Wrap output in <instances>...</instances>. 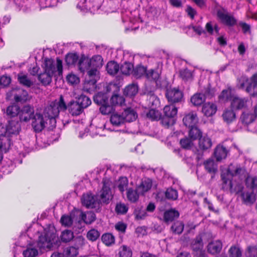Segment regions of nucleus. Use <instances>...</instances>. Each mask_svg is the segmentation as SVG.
<instances>
[{
  "label": "nucleus",
  "mask_w": 257,
  "mask_h": 257,
  "mask_svg": "<svg viewBox=\"0 0 257 257\" xmlns=\"http://www.w3.org/2000/svg\"><path fill=\"white\" fill-rule=\"evenodd\" d=\"M67 108L72 116L79 115L84 110L82 107L76 101H71L67 106Z\"/></svg>",
  "instance_id": "2eb2a0df"
},
{
  "label": "nucleus",
  "mask_w": 257,
  "mask_h": 257,
  "mask_svg": "<svg viewBox=\"0 0 257 257\" xmlns=\"http://www.w3.org/2000/svg\"><path fill=\"white\" fill-rule=\"evenodd\" d=\"M64 253L66 257H75L78 254V248L73 246H68L64 249Z\"/></svg>",
  "instance_id": "a18cd8bd"
},
{
  "label": "nucleus",
  "mask_w": 257,
  "mask_h": 257,
  "mask_svg": "<svg viewBox=\"0 0 257 257\" xmlns=\"http://www.w3.org/2000/svg\"><path fill=\"white\" fill-rule=\"evenodd\" d=\"M110 182L108 179L103 180V187L100 193V197L102 202L107 203L111 199L112 194L110 189Z\"/></svg>",
  "instance_id": "9d476101"
},
{
  "label": "nucleus",
  "mask_w": 257,
  "mask_h": 257,
  "mask_svg": "<svg viewBox=\"0 0 257 257\" xmlns=\"http://www.w3.org/2000/svg\"><path fill=\"white\" fill-rule=\"evenodd\" d=\"M76 101L82 107V108L87 107L91 103L90 99L84 95H81L77 99Z\"/></svg>",
  "instance_id": "37998d69"
},
{
  "label": "nucleus",
  "mask_w": 257,
  "mask_h": 257,
  "mask_svg": "<svg viewBox=\"0 0 257 257\" xmlns=\"http://www.w3.org/2000/svg\"><path fill=\"white\" fill-rule=\"evenodd\" d=\"M53 76L52 75L44 71L38 75V78L42 85L46 86L51 83Z\"/></svg>",
  "instance_id": "bb28decb"
},
{
  "label": "nucleus",
  "mask_w": 257,
  "mask_h": 257,
  "mask_svg": "<svg viewBox=\"0 0 257 257\" xmlns=\"http://www.w3.org/2000/svg\"><path fill=\"white\" fill-rule=\"evenodd\" d=\"M184 124L188 127L195 126L198 121L197 114L194 112H190L185 115L183 119Z\"/></svg>",
  "instance_id": "4468645a"
},
{
  "label": "nucleus",
  "mask_w": 257,
  "mask_h": 257,
  "mask_svg": "<svg viewBox=\"0 0 257 257\" xmlns=\"http://www.w3.org/2000/svg\"><path fill=\"white\" fill-rule=\"evenodd\" d=\"M202 111L205 116H211L216 113L217 106L212 103H206L203 105Z\"/></svg>",
  "instance_id": "412c9836"
},
{
  "label": "nucleus",
  "mask_w": 257,
  "mask_h": 257,
  "mask_svg": "<svg viewBox=\"0 0 257 257\" xmlns=\"http://www.w3.org/2000/svg\"><path fill=\"white\" fill-rule=\"evenodd\" d=\"M43 68L44 71L53 76H60L63 72L62 61L59 59H57L55 62L52 59L45 58Z\"/></svg>",
  "instance_id": "20e7f679"
},
{
  "label": "nucleus",
  "mask_w": 257,
  "mask_h": 257,
  "mask_svg": "<svg viewBox=\"0 0 257 257\" xmlns=\"http://www.w3.org/2000/svg\"><path fill=\"white\" fill-rule=\"evenodd\" d=\"M110 121L113 126H119L124 122L122 114H119L116 113L111 115Z\"/></svg>",
  "instance_id": "e433bc0d"
},
{
  "label": "nucleus",
  "mask_w": 257,
  "mask_h": 257,
  "mask_svg": "<svg viewBox=\"0 0 257 257\" xmlns=\"http://www.w3.org/2000/svg\"><path fill=\"white\" fill-rule=\"evenodd\" d=\"M191 247L194 251H199V254L201 252H203L202 249L203 247V243L202 239L200 236H197L191 243Z\"/></svg>",
  "instance_id": "a878e982"
},
{
  "label": "nucleus",
  "mask_w": 257,
  "mask_h": 257,
  "mask_svg": "<svg viewBox=\"0 0 257 257\" xmlns=\"http://www.w3.org/2000/svg\"><path fill=\"white\" fill-rule=\"evenodd\" d=\"M164 115L174 117L177 113V108L174 105H167L164 108Z\"/></svg>",
  "instance_id": "7c9ffc66"
},
{
  "label": "nucleus",
  "mask_w": 257,
  "mask_h": 257,
  "mask_svg": "<svg viewBox=\"0 0 257 257\" xmlns=\"http://www.w3.org/2000/svg\"><path fill=\"white\" fill-rule=\"evenodd\" d=\"M74 237L73 232L70 230H65L62 232L60 238L62 241L67 242L71 241Z\"/></svg>",
  "instance_id": "c03bdc74"
},
{
  "label": "nucleus",
  "mask_w": 257,
  "mask_h": 257,
  "mask_svg": "<svg viewBox=\"0 0 257 257\" xmlns=\"http://www.w3.org/2000/svg\"><path fill=\"white\" fill-rule=\"evenodd\" d=\"M233 96L231 95V91L229 89L223 90L221 94L219 95V99L223 100L226 101L230 99L231 101V99Z\"/></svg>",
  "instance_id": "0e129e2a"
},
{
  "label": "nucleus",
  "mask_w": 257,
  "mask_h": 257,
  "mask_svg": "<svg viewBox=\"0 0 257 257\" xmlns=\"http://www.w3.org/2000/svg\"><path fill=\"white\" fill-rule=\"evenodd\" d=\"M180 76L184 81H190L193 79L192 72L188 69H183L180 71Z\"/></svg>",
  "instance_id": "de8ad7c7"
},
{
  "label": "nucleus",
  "mask_w": 257,
  "mask_h": 257,
  "mask_svg": "<svg viewBox=\"0 0 257 257\" xmlns=\"http://www.w3.org/2000/svg\"><path fill=\"white\" fill-rule=\"evenodd\" d=\"M160 113L155 109H150L147 113V117L151 120H158L160 118Z\"/></svg>",
  "instance_id": "69168bd1"
},
{
  "label": "nucleus",
  "mask_w": 257,
  "mask_h": 257,
  "mask_svg": "<svg viewBox=\"0 0 257 257\" xmlns=\"http://www.w3.org/2000/svg\"><path fill=\"white\" fill-rule=\"evenodd\" d=\"M11 146V140L3 135L0 137V162L3 158V153H6Z\"/></svg>",
  "instance_id": "a211bd4d"
},
{
  "label": "nucleus",
  "mask_w": 257,
  "mask_h": 257,
  "mask_svg": "<svg viewBox=\"0 0 257 257\" xmlns=\"http://www.w3.org/2000/svg\"><path fill=\"white\" fill-rule=\"evenodd\" d=\"M133 73L137 77H140L143 75H146L147 72L146 67L139 65L137 66L135 68H134Z\"/></svg>",
  "instance_id": "e2e57ef3"
},
{
  "label": "nucleus",
  "mask_w": 257,
  "mask_h": 257,
  "mask_svg": "<svg viewBox=\"0 0 257 257\" xmlns=\"http://www.w3.org/2000/svg\"><path fill=\"white\" fill-rule=\"evenodd\" d=\"M179 212L175 209H170L165 211L164 213L163 219L166 223H169L179 216Z\"/></svg>",
  "instance_id": "6ab92c4d"
},
{
  "label": "nucleus",
  "mask_w": 257,
  "mask_h": 257,
  "mask_svg": "<svg viewBox=\"0 0 257 257\" xmlns=\"http://www.w3.org/2000/svg\"><path fill=\"white\" fill-rule=\"evenodd\" d=\"M19 115L21 121L27 122L32 120L35 115L34 108L30 105L24 106L20 111Z\"/></svg>",
  "instance_id": "f8f14e48"
},
{
  "label": "nucleus",
  "mask_w": 257,
  "mask_h": 257,
  "mask_svg": "<svg viewBox=\"0 0 257 257\" xmlns=\"http://www.w3.org/2000/svg\"><path fill=\"white\" fill-rule=\"evenodd\" d=\"M228 151L222 145H218L214 152V157L217 161H220L226 158Z\"/></svg>",
  "instance_id": "f3484780"
},
{
  "label": "nucleus",
  "mask_w": 257,
  "mask_h": 257,
  "mask_svg": "<svg viewBox=\"0 0 257 257\" xmlns=\"http://www.w3.org/2000/svg\"><path fill=\"white\" fill-rule=\"evenodd\" d=\"M102 242L109 246L114 243V237L110 233L104 234L101 237Z\"/></svg>",
  "instance_id": "6e6d98bb"
},
{
  "label": "nucleus",
  "mask_w": 257,
  "mask_h": 257,
  "mask_svg": "<svg viewBox=\"0 0 257 257\" xmlns=\"http://www.w3.org/2000/svg\"><path fill=\"white\" fill-rule=\"evenodd\" d=\"M134 214L136 218L138 220L144 219L147 215L146 210L140 208L135 209Z\"/></svg>",
  "instance_id": "338daca9"
},
{
  "label": "nucleus",
  "mask_w": 257,
  "mask_h": 257,
  "mask_svg": "<svg viewBox=\"0 0 257 257\" xmlns=\"http://www.w3.org/2000/svg\"><path fill=\"white\" fill-rule=\"evenodd\" d=\"M152 186V181L149 178H145L142 180L141 184L137 188L139 193H144L149 190Z\"/></svg>",
  "instance_id": "5701e85b"
},
{
  "label": "nucleus",
  "mask_w": 257,
  "mask_h": 257,
  "mask_svg": "<svg viewBox=\"0 0 257 257\" xmlns=\"http://www.w3.org/2000/svg\"><path fill=\"white\" fill-rule=\"evenodd\" d=\"M90 67L99 68L103 65V59L100 55H95L89 59Z\"/></svg>",
  "instance_id": "c85d7f7f"
},
{
  "label": "nucleus",
  "mask_w": 257,
  "mask_h": 257,
  "mask_svg": "<svg viewBox=\"0 0 257 257\" xmlns=\"http://www.w3.org/2000/svg\"><path fill=\"white\" fill-rule=\"evenodd\" d=\"M212 145L211 139L207 135L201 136L198 138V148L202 151L209 150Z\"/></svg>",
  "instance_id": "ddd939ff"
},
{
  "label": "nucleus",
  "mask_w": 257,
  "mask_h": 257,
  "mask_svg": "<svg viewBox=\"0 0 257 257\" xmlns=\"http://www.w3.org/2000/svg\"><path fill=\"white\" fill-rule=\"evenodd\" d=\"M24 257H36L38 255V249L32 245L28 246L23 252Z\"/></svg>",
  "instance_id": "4c0bfd02"
},
{
  "label": "nucleus",
  "mask_w": 257,
  "mask_h": 257,
  "mask_svg": "<svg viewBox=\"0 0 257 257\" xmlns=\"http://www.w3.org/2000/svg\"><path fill=\"white\" fill-rule=\"evenodd\" d=\"M93 100L94 102L98 105H101L108 102V98L106 94L101 92L96 94L93 97Z\"/></svg>",
  "instance_id": "49530a36"
},
{
  "label": "nucleus",
  "mask_w": 257,
  "mask_h": 257,
  "mask_svg": "<svg viewBox=\"0 0 257 257\" xmlns=\"http://www.w3.org/2000/svg\"><path fill=\"white\" fill-rule=\"evenodd\" d=\"M217 16L223 24L228 26H233L236 24L237 21L235 18L223 9L217 11Z\"/></svg>",
  "instance_id": "0eeeda50"
},
{
  "label": "nucleus",
  "mask_w": 257,
  "mask_h": 257,
  "mask_svg": "<svg viewBox=\"0 0 257 257\" xmlns=\"http://www.w3.org/2000/svg\"><path fill=\"white\" fill-rule=\"evenodd\" d=\"M133 64L127 61H125L120 67L121 72L124 75H130L133 73Z\"/></svg>",
  "instance_id": "c9c22d12"
},
{
  "label": "nucleus",
  "mask_w": 257,
  "mask_h": 257,
  "mask_svg": "<svg viewBox=\"0 0 257 257\" xmlns=\"http://www.w3.org/2000/svg\"><path fill=\"white\" fill-rule=\"evenodd\" d=\"M17 102L24 103L29 98L28 93L27 91L20 88H15L7 92V98L12 99V97Z\"/></svg>",
  "instance_id": "39448f33"
},
{
  "label": "nucleus",
  "mask_w": 257,
  "mask_h": 257,
  "mask_svg": "<svg viewBox=\"0 0 257 257\" xmlns=\"http://www.w3.org/2000/svg\"><path fill=\"white\" fill-rule=\"evenodd\" d=\"M247 175L246 169L240 165L230 164L228 168L222 172L221 177L223 188L229 189L231 192L238 193L243 189L242 180Z\"/></svg>",
  "instance_id": "f257e3e1"
},
{
  "label": "nucleus",
  "mask_w": 257,
  "mask_h": 257,
  "mask_svg": "<svg viewBox=\"0 0 257 257\" xmlns=\"http://www.w3.org/2000/svg\"><path fill=\"white\" fill-rule=\"evenodd\" d=\"M124 121L131 122L135 120L138 114L135 110L131 108H127L122 113Z\"/></svg>",
  "instance_id": "4be33fe9"
},
{
  "label": "nucleus",
  "mask_w": 257,
  "mask_h": 257,
  "mask_svg": "<svg viewBox=\"0 0 257 257\" xmlns=\"http://www.w3.org/2000/svg\"><path fill=\"white\" fill-rule=\"evenodd\" d=\"M20 108L17 105H12L8 107L7 109V114L11 117H14L19 114Z\"/></svg>",
  "instance_id": "09e8293b"
},
{
  "label": "nucleus",
  "mask_w": 257,
  "mask_h": 257,
  "mask_svg": "<svg viewBox=\"0 0 257 257\" xmlns=\"http://www.w3.org/2000/svg\"><path fill=\"white\" fill-rule=\"evenodd\" d=\"M96 78L86 79L84 83L83 90L88 93H91L96 88Z\"/></svg>",
  "instance_id": "b1692460"
},
{
  "label": "nucleus",
  "mask_w": 257,
  "mask_h": 257,
  "mask_svg": "<svg viewBox=\"0 0 257 257\" xmlns=\"http://www.w3.org/2000/svg\"><path fill=\"white\" fill-rule=\"evenodd\" d=\"M119 69L118 64L114 62H109L106 65V70L107 72L110 75H114L117 73Z\"/></svg>",
  "instance_id": "58836bf2"
},
{
  "label": "nucleus",
  "mask_w": 257,
  "mask_h": 257,
  "mask_svg": "<svg viewBox=\"0 0 257 257\" xmlns=\"http://www.w3.org/2000/svg\"><path fill=\"white\" fill-rule=\"evenodd\" d=\"M82 204L87 208H96L99 205V201L91 194H84L81 198Z\"/></svg>",
  "instance_id": "9b49d317"
},
{
  "label": "nucleus",
  "mask_w": 257,
  "mask_h": 257,
  "mask_svg": "<svg viewBox=\"0 0 257 257\" xmlns=\"http://www.w3.org/2000/svg\"><path fill=\"white\" fill-rule=\"evenodd\" d=\"M80 217L85 223L90 224L95 220V215L91 211L81 212Z\"/></svg>",
  "instance_id": "c756f323"
},
{
  "label": "nucleus",
  "mask_w": 257,
  "mask_h": 257,
  "mask_svg": "<svg viewBox=\"0 0 257 257\" xmlns=\"http://www.w3.org/2000/svg\"><path fill=\"white\" fill-rule=\"evenodd\" d=\"M184 224L181 221H177L173 224L171 229L172 231L175 234H181L184 229Z\"/></svg>",
  "instance_id": "a19ab883"
},
{
  "label": "nucleus",
  "mask_w": 257,
  "mask_h": 257,
  "mask_svg": "<svg viewBox=\"0 0 257 257\" xmlns=\"http://www.w3.org/2000/svg\"><path fill=\"white\" fill-rule=\"evenodd\" d=\"M110 101L112 104L114 105H122L124 103V99L121 96L114 94L112 96Z\"/></svg>",
  "instance_id": "bf43d9fd"
},
{
  "label": "nucleus",
  "mask_w": 257,
  "mask_h": 257,
  "mask_svg": "<svg viewBox=\"0 0 257 257\" xmlns=\"http://www.w3.org/2000/svg\"><path fill=\"white\" fill-rule=\"evenodd\" d=\"M246 185L247 187L255 189L257 188V177H247L245 179Z\"/></svg>",
  "instance_id": "052dcab7"
},
{
  "label": "nucleus",
  "mask_w": 257,
  "mask_h": 257,
  "mask_svg": "<svg viewBox=\"0 0 257 257\" xmlns=\"http://www.w3.org/2000/svg\"><path fill=\"white\" fill-rule=\"evenodd\" d=\"M222 116L223 120L227 123L232 122L236 118L235 114L234 111L232 109H225Z\"/></svg>",
  "instance_id": "393cba45"
},
{
  "label": "nucleus",
  "mask_w": 257,
  "mask_h": 257,
  "mask_svg": "<svg viewBox=\"0 0 257 257\" xmlns=\"http://www.w3.org/2000/svg\"><path fill=\"white\" fill-rule=\"evenodd\" d=\"M205 100V95L201 93H196L191 98V102L194 106L200 105Z\"/></svg>",
  "instance_id": "2f4dec72"
},
{
  "label": "nucleus",
  "mask_w": 257,
  "mask_h": 257,
  "mask_svg": "<svg viewBox=\"0 0 257 257\" xmlns=\"http://www.w3.org/2000/svg\"><path fill=\"white\" fill-rule=\"evenodd\" d=\"M146 76L149 79L154 80L157 86H160L161 84L159 81L160 73L157 71L151 69L147 72Z\"/></svg>",
  "instance_id": "f704fd0d"
},
{
  "label": "nucleus",
  "mask_w": 257,
  "mask_h": 257,
  "mask_svg": "<svg viewBox=\"0 0 257 257\" xmlns=\"http://www.w3.org/2000/svg\"><path fill=\"white\" fill-rule=\"evenodd\" d=\"M48 119L43 114L36 113L32 119V126L35 132H41L45 127Z\"/></svg>",
  "instance_id": "423d86ee"
},
{
  "label": "nucleus",
  "mask_w": 257,
  "mask_h": 257,
  "mask_svg": "<svg viewBox=\"0 0 257 257\" xmlns=\"http://www.w3.org/2000/svg\"><path fill=\"white\" fill-rule=\"evenodd\" d=\"M229 257H241L242 251L238 245H232L228 250Z\"/></svg>",
  "instance_id": "79ce46f5"
},
{
  "label": "nucleus",
  "mask_w": 257,
  "mask_h": 257,
  "mask_svg": "<svg viewBox=\"0 0 257 257\" xmlns=\"http://www.w3.org/2000/svg\"><path fill=\"white\" fill-rule=\"evenodd\" d=\"M242 197L245 203H253L255 200V195L253 192L243 193Z\"/></svg>",
  "instance_id": "5fc2aeb1"
},
{
  "label": "nucleus",
  "mask_w": 257,
  "mask_h": 257,
  "mask_svg": "<svg viewBox=\"0 0 257 257\" xmlns=\"http://www.w3.org/2000/svg\"><path fill=\"white\" fill-rule=\"evenodd\" d=\"M166 96L169 102L176 103L181 101L183 93L178 88H170L167 90Z\"/></svg>",
  "instance_id": "6e6552de"
},
{
  "label": "nucleus",
  "mask_w": 257,
  "mask_h": 257,
  "mask_svg": "<svg viewBox=\"0 0 257 257\" xmlns=\"http://www.w3.org/2000/svg\"><path fill=\"white\" fill-rule=\"evenodd\" d=\"M67 109L66 104L62 95L60 96L58 100L52 101L44 109L43 115L48 120L51 126L56 124V118L58 116L60 111H65Z\"/></svg>",
  "instance_id": "f03ea898"
},
{
  "label": "nucleus",
  "mask_w": 257,
  "mask_h": 257,
  "mask_svg": "<svg viewBox=\"0 0 257 257\" xmlns=\"http://www.w3.org/2000/svg\"><path fill=\"white\" fill-rule=\"evenodd\" d=\"M18 79L21 84L28 87H31L34 84L33 81L30 79L27 75L23 73H20L18 75Z\"/></svg>",
  "instance_id": "473e14b6"
},
{
  "label": "nucleus",
  "mask_w": 257,
  "mask_h": 257,
  "mask_svg": "<svg viewBox=\"0 0 257 257\" xmlns=\"http://www.w3.org/2000/svg\"><path fill=\"white\" fill-rule=\"evenodd\" d=\"M100 105L99 110L102 114H108L112 110V107L108 104V102Z\"/></svg>",
  "instance_id": "774afa93"
},
{
  "label": "nucleus",
  "mask_w": 257,
  "mask_h": 257,
  "mask_svg": "<svg viewBox=\"0 0 257 257\" xmlns=\"http://www.w3.org/2000/svg\"><path fill=\"white\" fill-rule=\"evenodd\" d=\"M206 170L210 173H214L217 170V165L212 159H209L204 162Z\"/></svg>",
  "instance_id": "cd10ccee"
},
{
  "label": "nucleus",
  "mask_w": 257,
  "mask_h": 257,
  "mask_svg": "<svg viewBox=\"0 0 257 257\" xmlns=\"http://www.w3.org/2000/svg\"><path fill=\"white\" fill-rule=\"evenodd\" d=\"M73 221V219L71 215H64L61 218V222L62 225L66 227L70 226Z\"/></svg>",
  "instance_id": "680f3d73"
},
{
  "label": "nucleus",
  "mask_w": 257,
  "mask_h": 257,
  "mask_svg": "<svg viewBox=\"0 0 257 257\" xmlns=\"http://www.w3.org/2000/svg\"><path fill=\"white\" fill-rule=\"evenodd\" d=\"M119 257H132V252L130 247L122 245L119 249Z\"/></svg>",
  "instance_id": "864d4df0"
},
{
  "label": "nucleus",
  "mask_w": 257,
  "mask_h": 257,
  "mask_svg": "<svg viewBox=\"0 0 257 257\" xmlns=\"http://www.w3.org/2000/svg\"><path fill=\"white\" fill-rule=\"evenodd\" d=\"M246 91L252 96L257 95V73L250 78V82L246 88Z\"/></svg>",
  "instance_id": "dca6fc26"
},
{
  "label": "nucleus",
  "mask_w": 257,
  "mask_h": 257,
  "mask_svg": "<svg viewBox=\"0 0 257 257\" xmlns=\"http://www.w3.org/2000/svg\"><path fill=\"white\" fill-rule=\"evenodd\" d=\"M78 56L75 54H68L65 58V61L68 66L76 64L78 61Z\"/></svg>",
  "instance_id": "8fccbe9b"
},
{
  "label": "nucleus",
  "mask_w": 257,
  "mask_h": 257,
  "mask_svg": "<svg viewBox=\"0 0 257 257\" xmlns=\"http://www.w3.org/2000/svg\"><path fill=\"white\" fill-rule=\"evenodd\" d=\"M138 193L137 190H135L131 188L128 189L127 191V199L131 202H136L139 198Z\"/></svg>",
  "instance_id": "4d7b16f0"
},
{
  "label": "nucleus",
  "mask_w": 257,
  "mask_h": 257,
  "mask_svg": "<svg viewBox=\"0 0 257 257\" xmlns=\"http://www.w3.org/2000/svg\"><path fill=\"white\" fill-rule=\"evenodd\" d=\"M249 100L247 98L233 96L231 101V107L234 110H240L247 107Z\"/></svg>",
  "instance_id": "1a4fd4ad"
},
{
  "label": "nucleus",
  "mask_w": 257,
  "mask_h": 257,
  "mask_svg": "<svg viewBox=\"0 0 257 257\" xmlns=\"http://www.w3.org/2000/svg\"><path fill=\"white\" fill-rule=\"evenodd\" d=\"M255 118V115L252 113L243 112L241 116L240 120L242 123L248 124L252 122Z\"/></svg>",
  "instance_id": "72a5a7b5"
},
{
  "label": "nucleus",
  "mask_w": 257,
  "mask_h": 257,
  "mask_svg": "<svg viewBox=\"0 0 257 257\" xmlns=\"http://www.w3.org/2000/svg\"><path fill=\"white\" fill-rule=\"evenodd\" d=\"M161 122L164 126L169 127L175 123V119L174 117H168L165 115L162 118Z\"/></svg>",
  "instance_id": "13d9d810"
},
{
  "label": "nucleus",
  "mask_w": 257,
  "mask_h": 257,
  "mask_svg": "<svg viewBox=\"0 0 257 257\" xmlns=\"http://www.w3.org/2000/svg\"><path fill=\"white\" fill-rule=\"evenodd\" d=\"M78 67L81 72H84L90 67L88 59L81 58L78 61Z\"/></svg>",
  "instance_id": "3c124183"
},
{
  "label": "nucleus",
  "mask_w": 257,
  "mask_h": 257,
  "mask_svg": "<svg viewBox=\"0 0 257 257\" xmlns=\"http://www.w3.org/2000/svg\"><path fill=\"white\" fill-rule=\"evenodd\" d=\"M43 234L39 235L38 245L40 248H50L57 241L54 226L49 225L47 228L44 229Z\"/></svg>",
  "instance_id": "7ed1b4c3"
},
{
  "label": "nucleus",
  "mask_w": 257,
  "mask_h": 257,
  "mask_svg": "<svg viewBox=\"0 0 257 257\" xmlns=\"http://www.w3.org/2000/svg\"><path fill=\"white\" fill-rule=\"evenodd\" d=\"M189 136L193 140L198 139L202 136L201 131L196 127V125L194 126L190 127Z\"/></svg>",
  "instance_id": "603ef678"
},
{
  "label": "nucleus",
  "mask_w": 257,
  "mask_h": 257,
  "mask_svg": "<svg viewBox=\"0 0 257 257\" xmlns=\"http://www.w3.org/2000/svg\"><path fill=\"white\" fill-rule=\"evenodd\" d=\"M138 91V87L137 85L132 84L128 85L126 86L124 90V94L128 96H133L135 95Z\"/></svg>",
  "instance_id": "ea45409f"
},
{
  "label": "nucleus",
  "mask_w": 257,
  "mask_h": 257,
  "mask_svg": "<svg viewBox=\"0 0 257 257\" xmlns=\"http://www.w3.org/2000/svg\"><path fill=\"white\" fill-rule=\"evenodd\" d=\"M222 247V243L219 240H214L210 242L207 246L208 252L215 254L220 252Z\"/></svg>",
  "instance_id": "aec40b11"
}]
</instances>
